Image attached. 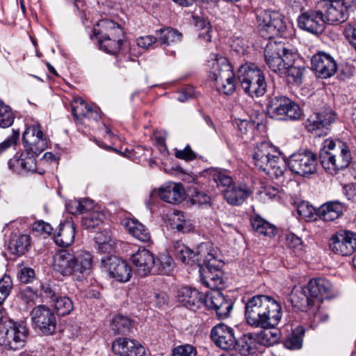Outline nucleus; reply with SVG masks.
<instances>
[{"instance_id":"16","label":"nucleus","mask_w":356,"mask_h":356,"mask_svg":"<svg viewBox=\"0 0 356 356\" xmlns=\"http://www.w3.org/2000/svg\"><path fill=\"white\" fill-rule=\"evenodd\" d=\"M312 70L320 79H328L332 76L337 70V63L329 54L318 52L314 55L311 60Z\"/></svg>"},{"instance_id":"44","label":"nucleus","mask_w":356,"mask_h":356,"mask_svg":"<svg viewBox=\"0 0 356 356\" xmlns=\"http://www.w3.org/2000/svg\"><path fill=\"white\" fill-rule=\"evenodd\" d=\"M82 218V225L86 229H93L99 227L103 222L104 218V213L97 211H92V209L88 211Z\"/></svg>"},{"instance_id":"34","label":"nucleus","mask_w":356,"mask_h":356,"mask_svg":"<svg viewBox=\"0 0 356 356\" xmlns=\"http://www.w3.org/2000/svg\"><path fill=\"white\" fill-rule=\"evenodd\" d=\"M284 72L276 73L280 76L286 77L290 83L299 85L302 83L305 67L298 63L296 60L292 62L289 66H284Z\"/></svg>"},{"instance_id":"6","label":"nucleus","mask_w":356,"mask_h":356,"mask_svg":"<svg viewBox=\"0 0 356 356\" xmlns=\"http://www.w3.org/2000/svg\"><path fill=\"white\" fill-rule=\"evenodd\" d=\"M264 58L266 65L272 72L282 73L284 66H289L297 59L298 54L289 45L270 40L265 47Z\"/></svg>"},{"instance_id":"59","label":"nucleus","mask_w":356,"mask_h":356,"mask_svg":"<svg viewBox=\"0 0 356 356\" xmlns=\"http://www.w3.org/2000/svg\"><path fill=\"white\" fill-rule=\"evenodd\" d=\"M149 298L150 303L158 308H161L168 302V296L164 292H154Z\"/></svg>"},{"instance_id":"19","label":"nucleus","mask_w":356,"mask_h":356,"mask_svg":"<svg viewBox=\"0 0 356 356\" xmlns=\"http://www.w3.org/2000/svg\"><path fill=\"white\" fill-rule=\"evenodd\" d=\"M131 261L135 267L136 273L140 277L149 275L155 264L154 254L146 248H139L131 255Z\"/></svg>"},{"instance_id":"48","label":"nucleus","mask_w":356,"mask_h":356,"mask_svg":"<svg viewBox=\"0 0 356 356\" xmlns=\"http://www.w3.org/2000/svg\"><path fill=\"white\" fill-rule=\"evenodd\" d=\"M171 226L173 229H176L181 232H188L192 229V225L188 220L185 219L182 212L175 213L171 218Z\"/></svg>"},{"instance_id":"56","label":"nucleus","mask_w":356,"mask_h":356,"mask_svg":"<svg viewBox=\"0 0 356 356\" xmlns=\"http://www.w3.org/2000/svg\"><path fill=\"white\" fill-rule=\"evenodd\" d=\"M172 356H197L195 348L189 344L180 345L172 349Z\"/></svg>"},{"instance_id":"28","label":"nucleus","mask_w":356,"mask_h":356,"mask_svg":"<svg viewBox=\"0 0 356 356\" xmlns=\"http://www.w3.org/2000/svg\"><path fill=\"white\" fill-rule=\"evenodd\" d=\"M185 190L181 184L175 182L168 183L160 188L159 195L160 198L170 204H179L184 199Z\"/></svg>"},{"instance_id":"3","label":"nucleus","mask_w":356,"mask_h":356,"mask_svg":"<svg viewBox=\"0 0 356 356\" xmlns=\"http://www.w3.org/2000/svg\"><path fill=\"white\" fill-rule=\"evenodd\" d=\"M282 317L280 304L270 296L257 295L248 298L245 307V318L252 327L273 328Z\"/></svg>"},{"instance_id":"50","label":"nucleus","mask_w":356,"mask_h":356,"mask_svg":"<svg viewBox=\"0 0 356 356\" xmlns=\"http://www.w3.org/2000/svg\"><path fill=\"white\" fill-rule=\"evenodd\" d=\"M271 328L264 329L257 333L260 344L264 346H271L276 343L279 339V332L277 330H271Z\"/></svg>"},{"instance_id":"24","label":"nucleus","mask_w":356,"mask_h":356,"mask_svg":"<svg viewBox=\"0 0 356 356\" xmlns=\"http://www.w3.org/2000/svg\"><path fill=\"white\" fill-rule=\"evenodd\" d=\"M74 250H60L54 257V268L63 276H74Z\"/></svg>"},{"instance_id":"7","label":"nucleus","mask_w":356,"mask_h":356,"mask_svg":"<svg viewBox=\"0 0 356 356\" xmlns=\"http://www.w3.org/2000/svg\"><path fill=\"white\" fill-rule=\"evenodd\" d=\"M238 80L243 91L252 98L261 97L266 92L264 74L254 64L241 66L238 70Z\"/></svg>"},{"instance_id":"61","label":"nucleus","mask_w":356,"mask_h":356,"mask_svg":"<svg viewBox=\"0 0 356 356\" xmlns=\"http://www.w3.org/2000/svg\"><path fill=\"white\" fill-rule=\"evenodd\" d=\"M175 156L186 161L193 160L196 158L195 153L191 149L190 145H186L184 149L175 151Z\"/></svg>"},{"instance_id":"32","label":"nucleus","mask_w":356,"mask_h":356,"mask_svg":"<svg viewBox=\"0 0 356 356\" xmlns=\"http://www.w3.org/2000/svg\"><path fill=\"white\" fill-rule=\"evenodd\" d=\"M75 227L70 221H66L60 225L58 232L54 236L55 243L63 247H68L74 241Z\"/></svg>"},{"instance_id":"2","label":"nucleus","mask_w":356,"mask_h":356,"mask_svg":"<svg viewBox=\"0 0 356 356\" xmlns=\"http://www.w3.org/2000/svg\"><path fill=\"white\" fill-rule=\"evenodd\" d=\"M300 295V297H298L300 302L294 299L292 300L296 302L295 308L309 313L316 323L327 319L328 316L321 310V305L323 300L335 296L333 285L328 280L323 277L310 280L306 286L302 287Z\"/></svg>"},{"instance_id":"46","label":"nucleus","mask_w":356,"mask_h":356,"mask_svg":"<svg viewBox=\"0 0 356 356\" xmlns=\"http://www.w3.org/2000/svg\"><path fill=\"white\" fill-rule=\"evenodd\" d=\"M131 321L127 316L122 315L115 316L111 321L112 330L119 334H125L129 332Z\"/></svg>"},{"instance_id":"5","label":"nucleus","mask_w":356,"mask_h":356,"mask_svg":"<svg viewBox=\"0 0 356 356\" xmlns=\"http://www.w3.org/2000/svg\"><path fill=\"white\" fill-rule=\"evenodd\" d=\"M22 140L28 154H31L24 158V172L35 171V159L33 156L39 155L47 147L49 140L41 130L40 124L36 122L26 127Z\"/></svg>"},{"instance_id":"25","label":"nucleus","mask_w":356,"mask_h":356,"mask_svg":"<svg viewBox=\"0 0 356 356\" xmlns=\"http://www.w3.org/2000/svg\"><path fill=\"white\" fill-rule=\"evenodd\" d=\"M334 121V113L331 110L316 112L309 116L305 127L309 132L325 128Z\"/></svg>"},{"instance_id":"33","label":"nucleus","mask_w":356,"mask_h":356,"mask_svg":"<svg viewBox=\"0 0 356 356\" xmlns=\"http://www.w3.org/2000/svg\"><path fill=\"white\" fill-rule=\"evenodd\" d=\"M124 227L134 237L143 243L151 241V234L148 229L136 219H128Z\"/></svg>"},{"instance_id":"37","label":"nucleus","mask_w":356,"mask_h":356,"mask_svg":"<svg viewBox=\"0 0 356 356\" xmlns=\"http://www.w3.org/2000/svg\"><path fill=\"white\" fill-rule=\"evenodd\" d=\"M93 207L94 202L92 200L84 198L79 200H71L67 204V209L69 213L73 215H78L90 211Z\"/></svg>"},{"instance_id":"1","label":"nucleus","mask_w":356,"mask_h":356,"mask_svg":"<svg viewBox=\"0 0 356 356\" xmlns=\"http://www.w3.org/2000/svg\"><path fill=\"white\" fill-rule=\"evenodd\" d=\"M174 252L182 263L199 267L200 281L207 288L216 291L222 284V272L220 269L221 254L213 243L207 242L191 249L184 243H174Z\"/></svg>"},{"instance_id":"36","label":"nucleus","mask_w":356,"mask_h":356,"mask_svg":"<svg viewBox=\"0 0 356 356\" xmlns=\"http://www.w3.org/2000/svg\"><path fill=\"white\" fill-rule=\"evenodd\" d=\"M251 224L253 229L259 234L273 237L276 233L275 227L259 216L252 218Z\"/></svg>"},{"instance_id":"12","label":"nucleus","mask_w":356,"mask_h":356,"mask_svg":"<svg viewBox=\"0 0 356 356\" xmlns=\"http://www.w3.org/2000/svg\"><path fill=\"white\" fill-rule=\"evenodd\" d=\"M31 319L36 329L44 335L54 334L56 327V317L53 311L45 305L35 307L31 311Z\"/></svg>"},{"instance_id":"10","label":"nucleus","mask_w":356,"mask_h":356,"mask_svg":"<svg viewBox=\"0 0 356 356\" xmlns=\"http://www.w3.org/2000/svg\"><path fill=\"white\" fill-rule=\"evenodd\" d=\"M257 19L258 31L264 38L271 39L280 35L284 28L282 15L275 11L262 10Z\"/></svg>"},{"instance_id":"9","label":"nucleus","mask_w":356,"mask_h":356,"mask_svg":"<svg viewBox=\"0 0 356 356\" xmlns=\"http://www.w3.org/2000/svg\"><path fill=\"white\" fill-rule=\"evenodd\" d=\"M28 330L24 325L8 320L0 330V346L8 350H18L24 346Z\"/></svg>"},{"instance_id":"45","label":"nucleus","mask_w":356,"mask_h":356,"mask_svg":"<svg viewBox=\"0 0 356 356\" xmlns=\"http://www.w3.org/2000/svg\"><path fill=\"white\" fill-rule=\"evenodd\" d=\"M57 314L65 316L70 314L74 309L72 300L67 296H58L52 302Z\"/></svg>"},{"instance_id":"57","label":"nucleus","mask_w":356,"mask_h":356,"mask_svg":"<svg viewBox=\"0 0 356 356\" xmlns=\"http://www.w3.org/2000/svg\"><path fill=\"white\" fill-rule=\"evenodd\" d=\"M97 243L98 244V250L101 252H110L113 249V245L111 243V236L108 232L104 237H102V234H99L96 236Z\"/></svg>"},{"instance_id":"26","label":"nucleus","mask_w":356,"mask_h":356,"mask_svg":"<svg viewBox=\"0 0 356 356\" xmlns=\"http://www.w3.org/2000/svg\"><path fill=\"white\" fill-rule=\"evenodd\" d=\"M213 58L209 61L210 67L209 77L213 81L222 78L227 79L229 75L234 74L228 60L222 56L213 55Z\"/></svg>"},{"instance_id":"58","label":"nucleus","mask_w":356,"mask_h":356,"mask_svg":"<svg viewBox=\"0 0 356 356\" xmlns=\"http://www.w3.org/2000/svg\"><path fill=\"white\" fill-rule=\"evenodd\" d=\"M53 228L51 225L42 220H38L33 225V232L39 235L49 236L51 234Z\"/></svg>"},{"instance_id":"15","label":"nucleus","mask_w":356,"mask_h":356,"mask_svg":"<svg viewBox=\"0 0 356 356\" xmlns=\"http://www.w3.org/2000/svg\"><path fill=\"white\" fill-rule=\"evenodd\" d=\"M323 12L320 10L310 9L302 12L298 18V24L300 29L318 35L325 29Z\"/></svg>"},{"instance_id":"52","label":"nucleus","mask_w":356,"mask_h":356,"mask_svg":"<svg viewBox=\"0 0 356 356\" xmlns=\"http://www.w3.org/2000/svg\"><path fill=\"white\" fill-rule=\"evenodd\" d=\"M13 287V282L9 275H4L0 280V305H1L10 294Z\"/></svg>"},{"instance_id":"53","label":"nucleus","mask_w":356,"mask_h":356,"mask_svg":"<svg viewBox=\"0 0 356 356\" xmlns=\"http://www.w3.org/2000/svg\"><path fill=\"white\" fill-rule=\"evenodd\" d=\"M115 22L108 19L101 20L97 24V28L94 30L96 36H104L105 33H111L113 31Z\"/></svg>"},{"instance_id":"39","label":"nucleus","mask_w":356,"mask_h":356,"mask_svg":"<svg viewBox=\"0 0 356 356\" xmlns=\"http://www.w3.org/2000/svg\"><path fill=\"white\" fill-rule=\"evenodd\" d=\"M157 34L158 41L166 45L179 42L182 38V34L180 32L170 27L160 29L157 31Z\"/></svg>"},{"instance_id":"64","label":"nucleus","mask_w":356,"mask_h":356,"mask_svg":"<svg viewBox=\"0 0 356 356\" xmlns=\"http://www.w3.org/2000/svg\"><path fill=\"white\" fill-rule=\"evenodd\" d=\"M343 193L349 200L356 202V184H348L343 187Z\"/></svg>"},{"instance_id":"18","label":"nucleus","mask_w":356,"mask_h":356,"mask_svg":"<svg viewBox=\"0 0 356 356\" xmlns=\"http://www.w3.org/2000/svg\"><path fill=\"white\" fill-rule=\"evenodd\" d=\"M204 302L207 308L216 311L219 318L228 317L233 309V302L230 300H227L218 291L207 294Z\"/></svg>"},{"instance_id":"47","label":"nucleus","mask_w":356,"mask_h":356,"mask_svg":"<svg viewBox=\"0 0 356 356\" xmlns=\"http://www.w3.org/2000/svg\"><path fill=\"white\" fill-rule=\"evenodd\" d=\"M214 82L217 90L220 93L231 95L236 90V79L234 74L229 75L227 79L222 78V79H218Z\"/></svg>"},{"instance_id":"8","label":"nucleus","mask_w":356,"mask_h":356,"mask_svg":"<svg viewBox=\"0 0 356 356\" xmlns=\"http://www.w3.org/2000/svg\"><path fill=\"white\" fill-rule=\"evenodd\" d=\"M266 111L270 118L279 120H296L302 115V111L296 103L280 95L268 97Z\"/></svg>"},{"instance_id":"51","label":"nucleus","mask_w":356,"mask_h":356,"mask_svg":"<svg viewBox=\"0 0 356 356\" xmlns=\"http://www.w3.org/2000/svg\"><path fill=\"white\" fill-rule=\"evenodd\" d=\"M14 115L10 108L1 101L0 105V127H9L13 124Z\"/></svg>"},{"instance_id":"29","label":"nucleus","mask_w":356,"mask_h":356,"mask_svg":"<svg viewBox=\"0 0 356 356\" xmlns=\"http://www.w3.org/2000/svg\"><path fill=\"white\" fill-rule=\"evenodd\" d=\"M274 152H275V147L268 143L263 142L258 144L254 148L252 154L254 165L261 170L263 168L266 167L268 159Z\"/></svg>"},{"instance_id":"60","label":"nucleus","mask_w":356,"mask_h":356,"mask_svg":"<svg viewBox=\"0 0 356 356\" xmlns=\"http://www.w3.org/2000/svg\"><path fill=\"white\" fill-rule=\"evenodd\" d=\"M210 200L204 191L195 190L192 194L191 201L193 204H207L210 202Z\"/></svg>"},{"instance_id":"4","label":"nucleus","mask_w":356,"mask_h":356,"mask_svg":"<svg viewBox=\"0 0 356 356\" xmlns=\"http://www.w3.org/2000/svg\"><path fill=\"white\" fill-rule=\"evenodd\" d=\"M319 159L326 171L335 174L350 165L352 155L346 143L340 140H325L320 151Z\"/></svg>"},{"instance_id":"49","label":"nucleus","mask_w":356,"mask_h":356,"mask_svg":"<svg viewBox=\"0 0 356 356\" xmlns=\"http://www.w3.org/2000/svg\"><path fill=\"white\" fill-rule=\"evenodd\" d=\"M29 246V238L27 235H21L16 240H13L9 245L11 252L15 254H23Z\"/></svg>"},{"instance_id":"13","label":"nucleus","mask_w":356,"mask_h":356,"mask_svg":"<svg viewBox=\"0 0 356 356\" xmlns=\"http://www.w3.org/2000/svg\"><path fill=\"white\" fill-rule=\"evenodd\" d=\"M330 250L341 256H350L356 251V232L341 230L334 234L329 241Z\"/></svg>"},{"instance_id":"43","label":"nucleus","mask_w":356,"mask_h":356,"mask_svg":"<svg viewBox=\"0 0 356 356\" xmlns=\"http://www.w3.org/2000/svg\"><path fill=\"white\" fill-rule=\"evenodd\" d=\"M154 270L160 274H168L174 268V262L172 258L167 254H160L154 266Z\"/></svg>"},{"instance_id":"21","label":"nucleus","mask_w":356,"mask_h":356,"mask_svg":"<svg viewBox=\"0 0 356 356\" xmlns=\"http://www.w3.org/2000/svg\"><path fill=\"white\" fill-rule=\"evenodd\" d=\"M74 276L81 280L92 273L93 256L88 251L83 250L74 251Z\"/></svg>"},{"instance_id":"20","label":"nucleus","mask_w":356,"mask_h":356,"mask_svg":"<svg viewBox=\"0 0 356 356\" xmlns=\"http://www.w3.org/2000/svg\"><path fill=\"white\" fill-rule=\"evenodd\" d=\"M102 262L109 274L118 281L127 282L131 279L132 269L127 261L115 257H110L106 259H102Z\"/></svg>"},{"instance_id":"22","label":"nucleus","mask_w":356,"mask_h":356,"mask_svg":"<svg viewBox=\"0 0 356 356\" xmlns=\"http://www.w3.org/2000/svg\"><path fill=\"white\" fill-rule=\"evenodd\" d=\"M179 302L191 310L195 311L202 305H205L206 296L195 289L188 286L181 287L177 293Z\"/></svg>"},{"instance_id":"30","label":"nucleus","mask_w":356,"mask_h":356,"mask_svg":"<svg viewBox=\"0 0 356 356\" xmlns=\"http://www.w3.org/2000/svg\"><path fill=\"white\" fill-rule=\"evenodd\" d=\"M343 208L339 201L327 202L317 209L316 214L324 221H334L342 214Z\"/></svg>"},{"instance_id":"54","label":"nucleus","mask_w":356,"mask_h":356,"mask_svg":"<svg viewBox=\"0 0 356 356\" xmlns=\"http://www.w3.org/2000/svg\"><path fill=\"white\" fill-rule=\"evenodd\" d=\"M213 179L218 187H223L229 188V186H233L235 184L233 183L232 178L222 172H215L213 175Z\"/></svg>"},{"instance_id":"41","label":"nucleus","mask_w":356,"mask_h":356,"mask_svg":"<svg viewBox=\"0 0 356 356\" xmlns=\"http://www.w3.org/2000/svg\"><path fill=\"white\" fill-rule=\"evenodd\" d=\"M305 329L302 326L295 328L284 341V346L290 350L300 349L302 346Z\"/></svg>"},{"instance_id":"40","label":"nucleus","mask_w":356,"mask_h":356,"mask_svg":"<svg viewBox=\"0 0 356 356\" xmlns=\"http://www.w3.org/2000/svg\"><path fill=\"white\" fill-rule=\"evenodd\" d=\"M193 24L200 31L198 38L206 42H210L211 40L210 22L202 17L194 15L193 17Z\"/></svg>"},{"instance_id":"31","label":"nucleus","mask_w":356,"mask_h":356,"mask_svg":"<svg viewBox=\"0 0 356 356\" xmlns=\"http://www.w3.org/2000/svg\"><path fill=\"white\" fill-rule=\"evenodd\" d=\"M259 344L257 333H248L236 340V345L234 349L241 355H247L254 353Z\"/></svg>"},{"instance_id":"63","label":"nucleus","mask_w":356,"mask_h":356,"mask_svg":"<svg viewBox=\"0 0 356 356\" xmlns=\"http://www.w3.org/2000/svg\"><path fill=\"white\" fill-rule=\"evenodd\" d=\"M24 158L15 156L8 161V166L12 170L20 174L24 172Z\"/></svg>"},{"instance_id":"35","label":"nucleus","mask_w":356,"mask_h":356,"mask_svg":"<svg viewBox=\"0 0 356 356\" xmlns=\"http://www.w3.org/2000/svg\"><path fill=\"white\" fill-rule=\"evenodd\" d=\"M266 167L261 170L268 175L279 178L284 175L285 170V162L275 154H272L266 163Z\"/></svg>"},{"instance_id":"14","label":"nucleus","mask_w":356,"mask_h":356,"mask_svg":"<svg viewBox=\"0 0 356 356\" xmlns=\"http://www.w3.org/2000/svg\"><path fill=\"white\" fill-rule=\"evenodd\" d=\"M323 12V19L329 24H339L349 17V13L341 0H323L319 3Z\"/></svg>"},{"instance_id":"11","label":"nucleus","mask_w":356,"mask_h":356,"mask_svg":"<svg viewBox=\"0 0 356 356\" xmlns=\"http://www.w3.org/2000/svg\"><path fill=\"white\" fill-rule=\"evenodd\" d=\"M287 164L293 173L306 177L316 172L317 159L311 151L296 152L290 156Z\"/></svg>"},{"instance_id":"62","label":"nucleus","mask_w":356,"mask_h":356,"mask_svg":"<svg viewBox=\"0 0 356 356\" xmlns=\"http://www.w3.org/2000/svg\"><path fill=\"white\" fill-rule=\"evenodd\" d=\"M345 35L356 51V24H348L345 29Z\"/></svg>"},{"instance_id":"27","label":"nucleus","mask_w":356,"mask_h":356,"mask_svg":"<svg viewBox=\"0 0 356 356\" xmlns=\"http://www.w3.org/2000/svg\"><path fill=\"white\" fill-rule=\"evenodd\" d=\"M224 197L232 205L242 204L252 194L250 188L245 184H235L229 188L222 190Z\"/></svg>"},{"instance_id":"17","label":"nucleus","mask_w":356,"mask_h":356,"mask_svg":"<svg viewBox=\"0 0 356 356\" xmlns=\"http://www.w3.org/2000/svg\"><path fill=\"white\" fill-rule=\"evenodd\" d=\"M211 337L216 345L223 350H233L236 345L234 329L224 323L217 324L212 328Z\"/></svg>"},{"instance_id":"42","label":"nucleus","mask_w":356,"mask_h":356,"mask_svg":"<svg viewBox=\"0 0 356 356\" xmlns=\"http://www.w3.org/2000/svg\"><path fill=\"white\" fill-rule=\"evenodd\" d=\"M99 49L108 54H116L121 49L122 42L108 38V36H97Z\"/></svg>"},{"instance_id":"55","label":"nucleus","mask_w":356,"mask_h":356,"mask_svg":"<svg viewBox=\"0 0 356 356\" xmlns=\"http://www.w3.org/2000/svg\"><path fill=\"white\" fill-rule=\"evenodd\" d=\"M316 210L312 205L309 204L308 202H302L297 207V211L300 216L305 219H310L313 217L314 213H316Z\"/></svg>"},{"instance_id":"23","label":"nucleus","mask_w":356,"mask_h":356,"mask_svg":"<svg viewBox=\"0 0 356 356\" xmlns=\"http://www.w3.org/2000/svg\"><path fill=\"white\" fill-rule=\"evenodd\" d=\"M112 350L120 356H144V347L138 342L127 338H118L113 341Z\"/></svg>"},{"instance_id":"38","label":"nucleus","mask_w":356,"mask_h":356,"mask_svg":"<svg viewBox=\"0 0 356 356\" xmlns=\"http://www.w3.org/2000/svg\"><path fill=\"white\" fill-rule=\"evenodd\" d=\"M90 107L83 99H75L72 104V113L74 120L81 124H85V118Z\"/></svg>"}]
</instances>
